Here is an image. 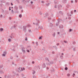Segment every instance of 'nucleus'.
<instances>
[{
  "instance_id": "nucleus-24",
  "label": "nucleus",
  "mask_w": 78,
  "mask_h": 78,
  "mask_svg": "<svg viewBox=\"0 0 78 78\" xmlns=\"http://www.w3.org/2000/svg\"><path fill=\"white\" fill-rule=\"evenodd\" d=\"M19 8H20V9H22V6H20L19 7Z\"/></svg>"
},
{
  "instance_id": "nucleus-11",
  "label": "nucleus",
  "mask_w": 78,
  "mask_h": 78,
  "mask_svg": "<svg viewBox=\"0 0 78 78\" xmlns=\"http://www.w3.org/2000/svg\"><path fill=\"white\" fill-rule=\"evenodd\" d=\"M54 3L55 4H58V1H56V0H55L54 1Z\"/></svg>"
},
{
  "instance_id": "nucleus-54",
  "label": "nucleus",
  "mask_w": 78,
  "mask_h": 78,
  "mask_svg": "<svg viewBox=\"0 0 78 78\" xmlns=\"http://www.w3.org/2000/svg\"><path fill=\"white\" fill-rule=\"evenodd\" d=\"M75 2H76V3L77 2V0H75Z\"/></svg>"
},
{
  "instance_id": "nucleus-21",
  "label": "nucleus",
  "mask_w": 78,
  "mask_h": 78,
  "mask_svg": "<svg viewBox=\"0 0 78 78\" xmlns=\"http://www.w3.org/2000/svg\"><path fill=\"white\" fill-rule=\"evenodd\" d=\"M27 27H31V25L30 24H28L27 25Z\"/></svg>"
},
{
  "instance_id": "nucleus-16",
  "label": "nucleus",
  "mask_w": 78,
  "mask_h": 78,
  "mask_svg": "<svg viewBox=\"0 0 78 78\" xmlns=\"http://www.w3.org/2000/svg\"><path fill=\"white\" fill-rule=\"evenodd\" d=\"M46 5L47 6H48L49 5H50V4L49 3H47L46 4Z\"/></svg>"
},
{
  "instance_id": "nucleus-32",
  "label": "nucleus",
  "mask_w": 78,
  "mask_h": 78,
  "mask_svg": "<svg viewBox=\"0 0 78 78\" xmlns=\"http://www.w3.org/2000/svg\"><path fill=\"white\" fill-rule=\"evenodd\" d=\"M9 11H11V7H9Z\"/></svg>"
},
{
  "instance_id": "nucleus-44",
  "label": "nucleus",
  "mask_w": 78,
  "mask_h": 78,
  "mask_svg": "<svg viewBox=\"0 0 78 78\" xmlns=\"http://www.w3.org/2000/svg\"><path fill=\"white\" fill-rule=\"evenodd\" d=\"M38 68L39 69H40V68L39 67V66H38Z\"/></svg>"
},
{
  "instance_id": "nucleus-5",
  "label": "nucleus",
  "mask_w": 78,
  "mask_h": 78,
  "mask_svg": "<svg viewBox=\"0 0 78 78\" xmlns=\"http://www.w3.org/2000/svg\"><path fill=\"white\" fill-rule=\"evenodd\" d=\"M42 67L43 68H45V67H46V66H45V65L44 64V63L42 66Z\"/></svg>"
},
{
  "instance_id": "nucleus-58",
  "label": "nucleus",
  "mask_w": 78,
  "mask_h": 78,
  "mask_svg": "<svg viewBox=\"0 0 78 78\" xmlns=\"http://www.w3.org/2000/svg\"><path fill=\"white\" fill-rule=\"evenodd\" d=\"M42 51H44V49H42Z\"/></svg>"
},
{
  "instance_id": "nucleus-9",
  "label": "nucleus",
  "mask_w": 78,
  "mask_h": 78,
  "mask_svg": "<svg viewBox=\"0 0 78 78\" xmlns=\"http://www.w3.org/2000/svg\"><path fill=\"white\" fill-rule=\"evenodd\" d=\"M62 2L63 3H65L67 2V1H66V0H63L62 1Z\"/></svg>"
},
{
  "instance_id": "nucleus-47",
  "label": "nucleus",
  "mask_w": 78,
  "mask_h": 78,
  "mask_svg": "<svg viewBox=\"0 0 78 78\" xmlns=\"http://www.w3.org/2000/svg\"><path fill=\"white\" fill-rule=\"evenodd\" d=\"M11 5L12 6V5H13V4H12V3H11Z\"/></svg>"
},
{
  "instance_id": "nucleus-2",
  "label": "nucleus",
  "mask_w": 78,
  "mask_h": 78,
  "mask_svg": "<svg viewBox=\"0 0 78 78\" xmlns=\"http://www.w3.org/2000/svg\"><path fill=\"white\" fill-rule=\"evenodd\" d=\"M23 31H24L25 33H26L27 32V29H26V28H27L26 26H24L23 27Z\"/></svg>"
},
{
  "instance_id": "nucleus-39",
  "label": "nucleus",
  "mask_w": 78,
  "mask_h": 78,
  "mask_svg": "<svg viewBox=\"0 0 78 78\" xmlns=\"http://www.w3.org/2000/svg\"><path fill=\"white\" fill-rule=\"evenodd\" d=\"M21 76H24V75L23 74H22Z\"/></svg>"
},
{
  "instance_id": "nucleus-56",
  "label": "nucleus",
  "mask_w": 78,
  "mask_h": 78,
  "mask_svg": "<svg viewBox=\"0 0 78 78\" xmlns=\"http://www.w3.org/2000/svg\"><path fill=\"white\" fill-rule=\"evenodd\" d=\"M9 19H10V20H11V17H9Z\"/></svg>"
},
{
  "instance_id": "nucleus-50",
  "label": "nucleus",
  "mask_w": 78,
  "mask_h": 78,
  "mask_svg": "<svg viewBox=\"0 0 78 78\" xmlns=\"http://www.w3.org/2000/svg\"><path fill=\"white\" fill-rule=\"evenodd\" d=\"M72 31V29H69V31Z\"/></svg>"
},
{
  "instance_id": "nucleus-42",
  "label": "nucleus",
  "mask_w": 78,
  "mask_h": 78,
  "mask_svg": "<svg viewBox=\"0 0 78 78\" xmlns=\"http://www.w3.org/2000/svg\"><path fill=\"white\" fill-rule=\"evenodd\" d=\"M64 42L65 43H67V41H64Z\"/></svg>"
},
{
  "instance_id": "nucleus-45",
  "label": "nucleus",
  "mask_w": 78,
  "mask_h": 78,
  "mask_svg": "<svg viewBox=\"0 0 78 78\" xmlns=\"http://www.w3.org/2000/svg\"><path fill=\"white\" fill-rule=\"evenodd\" d=\"M73 0H72V1H71V3H73Z\"/></svg>"
},
{
  "instance_id": "nucleus-7",
  "label": "nucleus",
  "mask_w": 78,
  "mask_h": 78,
  "mask_svg": "<svg viewBox=\"0 0 78 78\" xmlns=\"http://www.w3.org/2000/svg\"><path fill=\"white\" fill-rule=\"evenodd\" d=\"M6 55V52H4L3 54L2 55V56H5Z\"/></svg>"
},
{
  "instance_id": "nucleus-19",
  "label": "nucleus",
  "mask_w": 78,
  "mask_h": 78,
  "mask_svg": "<svg viewBox=\"0 0 78 78\" xmlns=\"http://www.w3.org/2000/svg\"><path fill=\"white\" fill-rule=\"evenodd\" d=\"M19 17H20V18L22 17V15L20 14V15H19Z\"/></svg>"
},
{
  "instance_id": "nucleus-10",
  "label": "nucleus",
  "mask_w": 78,
  "mask_h": 78,
  "mask_svg": "<svg viewBox=\"0 0 78 78\" xmlns=\"http://www.w3.org/2000/svg\"><path fill=\"white\" fill-rule=\"evenodd\" d=\"M39 28L41 30H42V29H43V27H42V26L39 27Z\"/></svg>"
},
{
  "instance_id": "nucleus-14",
  "label": "nucleus",
  "mask_w": 78,
  "mask_h": 78,
  "mask_svg": "<svg viewBox=\"0 0 78 78\" xmlns=\"http://www.w3.org/2000/svg\"><path fill=\"white\" fill-rule=\"evenodd\" d=\"M50 26H51H51H53V24H52V23H50Z\"/></svg>"
},
{
  "instance_id": "nucleus-35",
  "label": "nucleus",
  "mask_w": 78,
  "mask_h": 78,
  "mask_svg": "<svg viewBox=\"0 0 78 78\" xmlns=\"http://www.w3.org/2000/svg\"><path fill=\"white\" fill-rule=\"evenodd\" d=\"M13 73H14V75H16V73H15V72H13Z\"/></svg>"
},
{
  "instance_id": "nucleus-41",
  "label": "nucleus",
  "mask_w": 78,
  "mask_h": 78,
  "mask_svg": "<svg viewBox=\"0 0 78 78\" xmlns=\"http://www.w3.org/2000/svg\"><path fill=\"white\" fill-rule=\"evenodd\" d=\"M73 44H75V41L73 42Z\"/></svg>"
},
{
  "instance_id": "nucleus-49",
  "label": "nucleus",
  "mask_w": 78,
  "mask_h": 78,
  "mask_svg": "<svg viewBox=\"0 0 78 78\" xmlns=\"http://www.w3.org/2000/svg\"><path fill=\"white\" fill-rule=\"evenodd\" d=\"M59 45V43H58L57 44V45L58 46V45Z\"/></svg>"
},
{
  "instance_id": "nucleus-29",
  "label": "nucleus",
  "mask_w": 78,
  "mask_h": 78,
  "mask_svg": "<svg viewBox=\"0 0 78 78\" xmlns=\"http://www.w3.org/2000/svg\"><path fill=\"white\" fill-rule=\"evenodd\" d=\"M13 58V57L12 56H11V57H10V59H12Z\"/></svg>"
},
{
  "instance_id": "nucleus-38",
  "label": "nucleus",
  "mask_w": 78,
  "mask_h": 78,
  "mask_svg": "<svg viewBox=\"0 0 78 78\" xmlns=\"http://www.w3.org/2000/svg\"><path fill=\"white\" fill-rule=\"evenodd\" d=\"M28 69H29L30 70L31 69V68L30 67L28 68Z\"/></svg>"
},
{
  "instance_id": "nucleus-48",
  "label": "nucleus",
  "mask_w": 78,
  "mask_h": 78,
  "mask_svg": "<svg viewBox=\"0 0 78 78\" xmlns=\"http://www.w3.org/2000/svg\"><path fill=\"white\" fill-rule=\"evenodd\" d=\"M52 54H54V53H55V52H54V51H52Z\"/></svg>"
},
{
  "instance_id": "nucleus-62",
  "label": "nucleus",
  "mask_w": 78,
  "mask_h": 78,
  "mask_svg": "<svg viewBox=\"0 0 78 78\" xmlns=\"http://www.w3.org/2000/svg\"><path fill=\"white\" fill-rule=\"evenodd\" d=\"M33 3V2H32V1L31 2V4H32V3Z\"/></svg>"
},
{
  "instance_id": "nucleus-12",
  "label": "nucleus",
  "mask_w": 78,
  "mask_h": 78,
  "mask_svg": "<svg viewBox=\"0 0 78 78\" xmlns=\"http://www.w3.org/2000/svg\"><path fill=\"white\" fill-rule=\"evenodd\" d=\"M59 28H63V26H62V25H61V26H59Z\"/></svg>"
},
{
  "instance_id": "nucleus-31",
  "label": "nucleus",
  "mask_w": 78,
  "mask_h": 78,
  "mask_svg": "<svg viewBox=\"0 0 78 78\" xmlns=\"http://www.w3.org/2000/svg\"><path fill=\"white\" fill-rule=\"evenodd\" d=\"M42 39V37L41 36L39 37V39Z\"/></svg>"
},
{
  "instance_id": "nucleus-43",
  "label": "nucleus",
  "mask_w": 78,
  "mask_h": 78,
  "mask_svg": "<svg viewBox=\"0 0 78 78\" xmlns=\"http://www.w3.org/2000/svg\"><path fill=\"white\" fill-rule=\"evenodd\" d=\"M74 75H75V73H73V77H74Z\"/></svg>"
},
{
  "instance_id": "nucleus-4",
  "label": "nucleus",
  "mask_w": 78,
  "mask_h": 78,
  "mask_svg": "<svg viewBox=\"0 0 78 78\" xmlns=\"http://www.w3.org/2000/svg\"><path fill=\"white\" fill-rule=\"evenodd\" d=\"M24 48H25L24 47H23L22 48V50L23 52L24 53H25V50H24Z\"/></svg>"
},
{
  "instance_id": "nucleus-37",
  "label": "nucleus",
  "mask_w": 78,
  "mask_h": 78,
  "mask_svg": "<svg viewBox=\"0 0 78 78\" xmlns=\"http://www.w3.org/2000/svg\"><path fill=\"white\" fill-rule=\"evenodd\" d=\"M12 13H14V12L13 11V9L12 10Z\"/></svg>"
},
{
  "instance_id": "nucleus-26",
  "label": "nucleus",
  "mask_w": 78,
  "mask_h": 78,
  "mask_svg": "<svg viewBox=\"0 0 78 78\" xmlns=\"http://www.w3.org/2000/svg\"><path fill=\"white\" fill-rule=\"evenodd\" d=\"M46 60H47V61H48L49 62V60H48V58H46Z\"/></svg>"
},
{
  "instance_id": "nucleus-55",
  "label": "nucleus",
  "mask_w": 78,
  "mask_h": 78,
  "mask_svg": "<svg viewBox=\"0 0 78 78\" xmlns=\"http://www.w3.org/2000/svg\"><path fill=\"white\" fill-rule=\"evenodd\" d=\"M25 40L26 41H27V37L26 38Z\"/></svg>"
},
{
  "instance_id": "nucleus-6",
  "label": "nucleus",
  "mask_w": 78,
  "mask_h": 78,
  "mask_svg": "<svg viewBox=\"0 0 78 78\" xmlns=\"http://www.w3.org/2000/svg\"><path fill=\"white\" fill-rule=\"evenodd\" d=\"M14 9H16V11H17V10H18V7L15 6L14 7Z\"/></svg>"
},
{
  "instance_id": "nucleus-52",
  "label": "nucleus",
  "mask_w": 78,
  "mask_h": 78,
  "mask_svg": "<svg viewBox=\"0 0 78 78\" xmlns=\"http://www.w3.org/2000/svg\"><path fill=\"white\" fill-rule=\"evenodd\" d=\"M40 15H42V13H41V12H40Z\"/></svg>"
},
{
  "instance_id": "nucleus-18",
  "label": "nucleus",
  "mask_w": 78,
  "mask_h": 78,
  "mask_svg": "<svg viewBox=\"0 0 78 78\" xmlns=\"http://www.w3.org/2000/svg\"><path fill=\"white\" fill-rule=\"evenodd\" d=\"M3 30V28H1L0 29V31H2Z\"/></svg>"
},
{
  "instance_id": "nucleus-53",
  "label": "nucleus",
  "mask_w": 78,
  "mask_h": 78,
  "mask_svg": "<svg viewBox=\"0 0 78 78\" xmlns=\"http://www.w3.org/2000/svg\"><path fill=\"white\" fill-rule=\"evenodd\" d=\"M73 51H75V48H73Z\"/></svg>"
},
{
  "instance_id": "nucleus-8",
  "label": "nucleus",
  "mask_w": 78,
  "mask_h": 78,
  "mask_svg": "<svg viewBox=\"0 0 78 78\" xmlns=\"http://www.w3.org/2000/svg\"><path fill=\"white\" fill-rule=\"evenodd\" d=\"M51 71L52 73H53V72H55L54 69H53V68H52V69L51 70Z\"/></svg>"
},
{
  "instance_id": "nucleus-22",
  "label": "nucleus",
  "mask_w": 78,
  "mask_h": 78,
  "mask_svg": "<svg viewBox=\"0 0 78 78\" xmlns=\"http://www.w3.org/2000/svg\"><path fill=\"white\" fill-rule=\"evenodd\" d=\"M8 41L9 42H11V40L10 39H9Z\"/></svg>"
},
{
  "instance_id": "nucleus-63",
  "label": "nucleus",
  "mask_w": 78,
  "mask_h": 78,
  "mask_svg": "<svg viewBox=\"0 0 78 78\" xmlns=\"http://www.w3.org/2000/svg\"><path fill=\"white\" fill-rule=\"evenodd\" d=\"M13 27H14V28H15L16 27V26L14 25L13 26Z\"/></svg>"
},
{
  "instance_id": "nucleus-3",
  "label": "nucleus",
  "mask_w": 78,
  "mask_h": 78,
  "mask_svg": "<svg viewBox=\"0 0 78 78\" xmlns=\"http://www.w3.org/2000/svg\"><path fill=\"white\" fill-rule=\"evenodd\" d=\"M62 20H61V19H58V23H57L56 24V25L57 26H58V24H59V22L60 21H61Z\"/></svg>"
},
{
  "instance_id": "nucleus-17",
  "label": "nucleus",
  "mask_w": 78,
  "mask_h": 78,
  "mask_svg": "<svg viewBox=\"0 0 78 78\" xmlns=\"http://www.w3.org/2000/svg\"><path fill=\"white\" fill-rule=\"evenodd\" d=\"M65 69L66 70H67V69H68V68H67V67H65Z\"/></svg>"
},
{
  "instance_id": "nucleus-30",
  "label": "nucleus",
  "mask_w": 78,
  "mask_h": 78,
  "mask_svg": "<svg viewBox=\"0 0 78 78\" xmlns=\"http://www.w3.org/2000/svg\"><path fill=\"white\" fill-rule=\"evenodd\" d=\"M15 13H19V11H16L15 12Z\"/></svg>"
},
{
  "instance_id": "nucleus-36",
  "label": "nucleus",
  "mask_w": 78,
  "mask_h": 78,
  "mask_svg": "<svg viewBox=\"0 0 78 78\" xmlns=\"http://www.w3.org/2000/svg\"><path fill=\"white\" fill-rule=\"evenodd\" d=\"M35 24H36V25H37V26H38V23H36Z\"/></svg>"
},
{
  "instance_id": "nucleus-34",
  "label": "nucleus",
  "mask_w": 78,
  "mask_h": 78,
  "mask_svg": "<svg viewBox=\"0 0 78 78\" xmlns=\"http://www.w3.org/2000/svg\"><path fill=\"white\" fill-rule=\"evenodd\" d=\"M54 8H57V6L56 5H55V6H54Z\"/></svg>"
},
{
  "instance_id": "nucleus-28",
  "label": "nucleus",
  "mask_w": 78,
  "mask_h": 78,
  "mask_svg": "<svg viewBox=\"0 0 78 78\" xmlns=\"http://www.w3.org/2000/svg\"><path fill=\"white\" fill-rule=\"evenodd\" d=\"M73 11H71V14H73Z\"/></svg>"
},
{
  "instance_id": "nucleus-59",
  "label": "nucleus",
  "mask_w": 78,
  "mask_h": 78,
  "mask_svg": "<svg viewBox=\"0 0 78 78\" xmlns=\"http://www.w3.org/2000/svg\"><path fill=\"white\" fill-rule=\"evenodd\" d=\"M62 55H64V53H62Z\"/></svg>"
},
{
  "instance_id": "nucleus-13",
  "label": "nucleus",
  "mask_w": 78,
  "mask_h": 78,
  "mask_svg": "<svg viewBox=\"0 0 78 78\" xmlns=\"http://www.w3.org/2000/svg\"><path fill=\"white\" fill-rule=\"evenodd\" d=\"M55 35H56V34L55 33H54L53 34H52V35H53L54 37H55Z\"/></svg>"
},
{
  "instance_id": "nucleus-20",
  "label": "nucleus",
  "mask_w": 78,
  "mask_h": 78,
  "mask_svg": "<svg viewBox=\"0 0 78 78\" xmlns=\"http://www.w3.org/2000/svg\"><path fill=\"white\" fill-rule=\"evenodd\" d=\"M36 45H38V44H38V42H36Z\"/></svg>"
},
{
  "instance_id": "nucleus-61",
  "label": "nucleus",
  "mask_w": 78,
  "mask_h": 78,
  "mask_svg": "<svg viewBox=\"0 0 78 78\" xmlns=\"http://www.w3.org/2000/svg\"><path fill=\"white\" fill-rule=\"evenodd\" d=\"M76 10H74V12H76Z\"/></svg>"
},
{
  "instance_id": "nucleus-46",
  "label": "nucleus",
  "mask_w": 78,
  "mask_h": 78,
  "mask_svg": "<svg viewBox=\"0 0 78 78\" xmlns=\"http://www.w3.org/2000/svg\"><path fill=\"white\" fill-rule=\"evenodd\" d=\"M32 64H34V61L32 62Z\"/></svg>"
},
{
  "instance_id": "nucleus-27",
  "label": "nucleus",
  "mask_w": 78,
  "mask_h": 78,
  "mask_svg": "<svg viewBox=\"0 0 78 78\" xmlns=\"http://www.w3.org/2000/svg\"><path fill=\"white\" fill-rule=\"evenodd\" d=\"M36 73V71H34L33 72V74H34V73Z\"/></svg>"
},
{
  "instance_id": "nucleus-33",
  "label": "nucleus",
  "mask_w": 78,
  "mask_h": 78,
  "mask_svg": "<svg viewBox=\"0 0 78 78\" xmlns=\"http://www.w3.org/2000/svg\"><path fill=\"white\" fill-rule=\"evenodd\" d=\"M27 51L28 52V53H29L30 52V51L28 50H27Z\"/></svg>"
},
{
  "instance_id": "nucleus-25",
  "label": "nucleus",
  "mask_w": 78,
  "mask_h": 78,
  "mask_svg": "<svg viewBox=\"0 0 78 78\" xmlns=\"http://www.w3.org/2000/svg\"><path fill=\"white\" fill-rule=\"evenodd\" d=\"M3 67V65H1L0 66V68H2V67Z\"/></svg>"
},
{
  "instance_id": "nucleus-60",
  "label": "nucleus",
  "mask_w": 78,
  "mask_h": 78,
  "mask_svg": "<svg viewBox=\"0 0 78 78\" xmlns=\"http://www.w3.org/2000/svg\"><path fill=\"white\" fill-rule=\"evenodd\" d=\"M32 44H34V42H32Z\"/></svg>"
},
{
  "instance_id": "nucleus-57",
  "label": "nucleus",
  "mask_w": 78,
  "mask_h": 78,
  "mask_svg": "<svg viewBox=\"0 0 78 78\" xmlns=\"http://www.w3.org/2000/svg\"><path fill=\"white\" fill-rule=\"evenodd\" d=\"M29 32H31V30H29Z\"/></svg>"
},
{
  "instance_id": "nucleus-64",
  "label": "nucleus",
  "mask_w": 78,
  "mask_h": 78,
  "mask_svg": "<svg viewBox=\"0 0 78 78\" xmlns=\"http://www.w3.org/2000/svg\"><path fill=\"white\" fill-rule=\"evenodd\" d=\"M57 34H59V32H58L57 33Z\"/></svg>"
},
{
  "instance_id": "nucleus-15",
  "label": "nucleus",
  "mask_w": 78,
  "mask_h": 78,
  "mask_svg": "<svg viewBox=\"0 0 78 78\" xmlns=\"http://www.w3.org/2000/svg\"><path fill=\"white\" fill-rule=\"evenodd\" d=\"M0 73H3V71H2V70H0Z\"/></svg>"
},
{
  "instance_id": "nucleus-23",
  "label": "nucleus",
  "mask_w": 78,
  "mask_h": 78,
  "mask_svg": "<svg viewBox=\"0 0 78 78\" xmlns=\"http://www.w3.org/2000/svg\"><path fill=\"white\" fill-rule=\"evenodd\" d=\"M59 13L61 14H62V11H60L59 12Z\"/></svg>"
},
{
  "instance_id": "nucleus-40",
  "label": "nucleus",
  "mask_w": 78,
  "mask_h": 78,
  "mask_svg": "<svg viewBox=\"0 0 78 78\" xmlns=\"http://www.w3.org/2000/svg\"><path fill=\"white\" fill-rule=\"evenodd\" d=\"M67 76H70V74H67Z\"/></svg>"
},
{
  "instance_id": "nucleus-1",
  "label": "nucleus",
  "mask_w": 78,
  "mask_h": 78,
  "mask_svg": "<svg viewBox=\"0 0 78 78\" xmlns=\"http://www.w3.org/2000/svg\"><path fill=\"white\" fill-rule=\"evenodd\" d=\"M25 70V68H18V71L19 72H20L21 71H23V70Z\"/></svg>"
},
{
  "instance_id": "nucleus-51",
  "label": "nucleus",
  "mask_w": 78,
  "mask_h": 78,
  "mask_svg": "<svg viewBox=\"0 0 78 78\" xmlns=\"http://www.w3.org/2000/svg\"><path fill=\"white\" fill-rule=\"evenodd\" d=\"M41 2H42V3H44V1H41Z\"/></svg>"
}]
</instances>
